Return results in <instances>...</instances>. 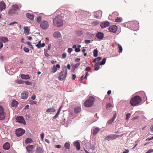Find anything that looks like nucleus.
Here are the masks:
<instances>
[{
	"label": "nucleus",
	"instance_id": "nucleus-1",
	"mask_svg": "<svg viewBox=\"0 0 153 153\" xmlns=\"http://www.w3.org/2000/svg\"><path fill=\"white\" fill-rule=\"evenodd\" d=\"M127 27L134 31H136L139 29V23L137 21L128 22L126 24Z\"/></svg>",
	"mask_w": 153,
	"mask_h": 153
},
{
	"label": "nucleus",
	"instance_id": "nucleus-2",
	"mask_svg": "<svg viewBox=\"0 0 153 153\" xmlns=\"http://www.w3.org/2000/svg\"><path fill=\"white\" fill-rule=\"evenodd\" d=\"M141 102V98L139 96H136L131 99L130 102L132 106H135L138 105Z\"/></svg>",
	"mask_w": 153,
	"mask_h": 153
},
{
	"label": "nucleus",
	"instance_id": "nucleus-3",
	"mask_svg": "<svg viewBox=\"0 0 153 153\" xmlns=\"http://www.w3.org/2000/svg\"><path fill=\"white\" fill-rule=\"evenodd\" d=\"M65 19L55 17L53 19V24L54 26L60 27L63 25V21Z\"/></svg>",
	"mask_w": 153,
	"mask_h": 153
},
{
	"label": "nucleus",
	"instance_id": "nucleus-4",
	"mask_svg": "<svg viewBox=\"0 0 153 153\" xmlns=\"http://www.w3.org/2000/svg\"><path fill=\"white\" fill-rule=\"evenodd\" d=\"M54 15L55 17H58L60 19H65L64 11L62 10L58 9L54 13Z\"/></svg>",
	"mask_w": 153,
	"mask_h": 153
},
{
	"label": "nucleus",
	"instance_id": "nucleus-5",
	"mask_svg": "<svg viewBox=\"0 0 153 153\" xmlns=\"http://www.w3.org/2000/svg\"><path fill=\"white\" fill-rule=\"evenodd\" d=\"M67 70L65 68V67L63 68L62 71L60 73L58 78L59 80H63L66 78L67 74Z\"/></svg>",
	"mask_w": 153,
	"mask_h": 153
},
{
	"label": "nucleus",
	"instance_id": "nucleus-6",
	"mask_svg": "<svg viewBox=\"0 0 153 153\" xmlns=\"http://www.w3.org/2000/svg\"><path fill=\"white\" fill-rule=\"evenodd\" d=\"M95 100V98L93 97H90L89 99L86 100L84 103V105L88 107H90L93 105L94 102Z\"/></svg>",
	"mask_w": 153,
	"mask_h": 153
},
{
	"label": "nucleus",
	"instance_id": "nucleus-7",
	"mask_svg": "<svg viewBox=\"0 0 153 153\" xmlns=\"http://www.w3.org/2000/svg\"><path fill=\"white\" fill-rule=\"evenodd\" d=\"M123 134L120 136L114 134H110V135H108L105 138V140H108V141H109L110 140H113L116 139L117 138L120 137H121Z\"/></svg>",
	"mask_w": 153,
	"mask_h": 153
},
{
	"label": "nucleus",
	"instance_id": "nucleus-8",
	"mask_svg": "<svg viewBox=\"0 0 153 153\" xmlns=\"http://www.w3.org/2000/svg\"><path fill=\"white\" fill-rule=\"evenodd\" d=\"M40 27L42 28L44 30H47L49 27V25L47 21L44 20L41 22Z\"/></svg>",
	"mask_w": 153,
	"mask_h": 153
},
{
	"label": "nucleus",
	"instance_id": "nucleus-9",
	"mask_svg": "<svg viewBox=\"0 0 153 153\" xmlns=\"http://www.w3.org/2000/svg\"><path fill=\"white\" fill-rule=\"evenodd\" d=\"M25 133V130L21 128L16 129V134L17 136L19 137L23 135Z\"/></svg>",
	"mask_w": 153,
	"mask_h": 153
},
{
	"label": "nucleus",
	"instance_id": "nucleus-10",
	"mask_svg": "<svg viewBox=\"0 0 153 153\" xmlns=\"http://www.w3.org/2000/svg\"><path fill=\"white\" fill-rule=\"evenodd\" d=\"M5 114L4 111L3 107L0 106V120H3L5 117Z\"/></svg>",
	"mask_w": 153,
	"mask_h": 153
},
{
	"label": "nucleus",
	"instance_id": "nucleus-11",
	"mask_svg": "<svg viewBox=\"0 0 153 153\" xmlns=\"http://www.w3.org/2000/svg\"><path fill=\"white\" fill-rule=\"evenodd\" d=\"M16 122L23 124H25V121L22 116L17 117L16 118Z\"/></svg>",
	"mask_w": 153,
	"mask_h": 153
},
{
	"label": "nucleus",
	"instance_id": "nucleus-12",
	"mask_svg": "<svg viewBox=\"0 0 153 153\" xmlns=\"http://www.w3.org/2000/svg\"><path fill=\"white\" fill-rule=\"evenodd\" d=\"M34 148L33 145H28L26 147V149L27 152L29 153H32L33 152V150Z\"/></svg>",
	"mask_w": 153,
	"mask_h": 153
},
{
	"label": "nucleus",
	"instance_id": "nucleus-13",
	"mask_svg": "<svg viewBox=\"0 0 153 153\" xmlns=\"http://www.w3.org/2000/svg\"><path fill=\"white\" fill-rule=\"evenodd\" d=\"M28 92L26 91H24L21 93V98L23 99H26L28 97Z\"/></svg>",
	"mask_w": 153,
	"mask_h": 153
},
{
	"label": "nucleus",
	"instance_id": "nucleus-14",
	"mask_svg": "<svg viewBox=\"0 0 153 153\" xmlns=\"http://www.w3.org/2000/svg\"><path fill=\"white\" fill-rule=\"evenodd\" d=\"M108 29L110 31L115 33L117 30V27L116 25H113L110 26Z\"/></svg>",
	"mask_w": 153,
	"mask_h": 153
},
{
	"label": "nucleus",
	"instance_id": "nucleus-15",
	"mask_svg": "<svg viewBox=\"0 0 153 153\" xmlns=\"http://www.w3.org/2000/svg\"><path fill=\"white\" fill-rule=\"evenodd\" d=\"M109 23L107 21L103 22H102L100 24V26L101 28H104L108 26L109 25Z\"/></svg>",
	"mask_w": 153,
	"mask_h": 153
},
{
	"label": "nucleus",
	"instance_id": "nucleus-16",
	"mask_svg": "<svg viewBox=\"0 0 153 153\" xmlns=\"http://www.w3.org/2000/svg\"><path fill=\"white\" fill-rule=\"evenodd\" d=\"M96 36L97 39L101 40L104 37V34L103 33L99 32L97 33Z\"/></svg>",
	"mask_w": 153,
	"mask_h": 153
},
{
	"label": "nucleus",
	"instance_id": "nucleus-17",
	"mask_svg": "<svg viewBox=\"0 0 153 153\" xmlns=\"http://www.w3.org/2000/svg\"><path fill=\"white\" fill-rule=\"evenodd\" d=\"M6 5L5 3L3 1L0 2V10L1 12L3 10L6 8Z\"/></svg>",
	"mask_w": 153,
	"mask_h": 153
},
{
	"label": "nucleus",
	"instance_id": "nucleus-18",
	"mask_svg": "<svg viewBox=\"0 0 153 153\" xmlns=\"http://www.w3.org/2000/svg\"><path fill=\"white\" fill-rule=\"evenodd\" d=\"M117 117V114L115 113H114L113 117L109 120L108 123L109 124H111L114 121L115 119Z\"/></svg>",
	"mask_w": 153,
	"mask_h": 153
},
{
	"label": "nucleus",
	"instance_id": "nucleus-19",
	"mask_svg": "<svg viewBox=\"0 0 153 153\" xmlns=\"http://www.w3.org/2000/svg\"><path fill=\"white\" fill-rule=\"evenodd\" d=\"M53 36L55 38H60L61 37V35L59 32L55 31L53 34Z\"/></svg>",
	"mask_w": 153,
	"mask_h": 153
},
{
	"label": "nucleus",
	"instance_id": "nucleus-20",
	"mask_svg": "<svg viewBox=\"0 0 153 153\" xmlns=\"http://www.w3.org/2000/svg\"><path fill=\"white\" fill-rule=\"evenodd\" d=\"M60 65L59 64H56V66L54 65L52 68V71L51 72L53 73H54L57 70V68H60Z\"/></svg>",
	"mask_w": 153,
	"mask_h": 153
},
{
	"label": "nucleus",
	"instance_id": "nucleus-21",
	"mask_svg": "<svg viewBox=\"0 0 153 153\" xmlns=\"http://www.w3.org/2000/svg\"><path fill=\"white\" fill-rule=\"evenodd\" d=\"M43 152V149L40 147H37L35 150L36 153H42Z\"/></svg>",
	"mask_w": 153,
	"mask_h": 153
},
{
	"label": "nucleus",
	"instance_id": "nucleus-22",
	"mask_svg": "<svg viewBox=\"0 0 153 153\" xmlns=\"http://www.w3.org/2000/svg\"><path fill=\"white\" fill-rule=\"evenodd\" d=\"M10 148V145L8 142L5 143L3 145V148L5 150H8Z\"/></svg>",
	"mask_w": 153,
	"mask_h": 153
},
{
	"label": "nucleus",
	"instance_id": "nucleus-23",
	"mask_svg": "<svg viewBox=\"0 0 153 153\" xmlns=\"http://www.w3.org/2000/svg\"><path fill=\"white\" fill-rule=\"evenodd\" d=\"M21 77L22 79H29L30 78V76L28 74H22L21 75Z\"/></svg>",
	"mask_w": 153,
	"mask_h": 153
},
{
	"label": "nucleus",
	"instance_id": "nucleus-24",
	"mask_svg": "<svg viewBox=\"0 0 153 153\" xmlns=\"http://www.w3.org/2000/svg\"><path fill=\"white\" fill-rule=\"evenodd\" d=\"M74 146L76 147V149L78 150H79L80 149V143L78 141L75 142L74 143Z\"/></svg>",
	"mask_w": 153,
	"mask_h": 153
},
{
	"label": "nucleus",
	"instance_id": "nucleus-25",
	"mask_svg": "<svg viewBox=\"0 0 153 153\" xmlns=\"http://www.w3.org/2000/svg\"><path fill=\"white\" fill-rule=\"evenodd\" d=\"M74 112L76 114H78L81 111V108L80 106L75 107L74 110Z\"/></svg>",
	"mask_w": 153,
	"mask_h": 153
},
{
	"label": "nucleus",
	"instance_id": "nucleus-26",
	"mask_svg": "<svg viewBox=\"0 0 153 153\" xmlns=\"http://www.w3.org/2000/svg\"><path fill=\"white\" fill-rule=\"evenodd\" d=\"M8 13L9 15L11 16L17 13L16 12L12 9H10L8 11Z\"/></svg>",
	"mask_w": 153,
	"mask_h": 153
},
{
	"label": "nucleus",
	"instance_id": "nucleus-27",
	"mask_svg": "<svg viewBox=\"0 0 153 153\" xmlns=\"http://www.w3.org/2000/svg\"><path fill=\"white\" fill-rule=\"evenodd\" d=\"M100 128L97 127L94 129L92 132V134L93 135H95L99 132Z\"/></svg>",
	"mask_w": 153,
	"mask_h": 153
},
{
	"label": "nucleus",
	"instance_id": "nucleus-28",
	"mask_svg": "<svg viewBox=\"0 0 153 153\" xmlns=\"http://www.w3.org/2000/svg\"><path fill=\"white\" fill-rule=\"evenodd\" d=\"M26 16H27V17L29 18V19H30L31 20H33L34 19V16H33V15L30 13H26Z\"/></svg>",
	"mask_w": 153,
	"mask_h": 153
},
{
	"label": "nucleus",
	"instance_id": "nucleus-29",
	"mask_svg": "<svg viewBox=\"0 0 153 153\" xmlns=\"http://www.w3.org/2000/svg\"><path fill=\"white\" fill-rule=\"evenodd\" d=\"M18 102L15 100H13L11 103V105L13 107H16L17 106Z\"/></svg>",
	"mask_w": 153,
	"mask_h": 153
},
{
	"label": "nucleus",
	"instance_id": "nucleus-30",
	"mask_svg": "<svg viewBox=\"0 0 153 153\" xmlns=\"http://www.w3.org/2000/svg\"><path fill=\"white\" fill-rule=\"evenodd\" d=\"M102 12L101 11H98L96 13L94 14V16L95 18L97 19H100L101 18V16H99L98 15V14H100V15L101 14Z\"/></svg>",
	"mask_w": 153,
	"mask_h": 153
},
{
	"label": "nucleus",
	"instance_id": "nucleus-31",
	"mask_svg": "<svg viewBox=\"0 0 153 153\" xmlns=\"http://www.w3.org/2000/svg\"><path fill=\"white\" fill-rule=\"evenodd\" d=\"M12 9L16 12L19 9L18 5L17 4L13 5L12 6Z\"/></svg>",
	"mask_w": 153,
	"mask_h": 153
},
{
	"label": "nucleus",
	"instance_id": "nucleus-32",
	"mask_svg": "<svg viewBox=\"0 0 153 153\" xmlns=\"http://www.w3.org/2000/svg\"><path fill=\"white\" fill-rule=\"evenodd\" d=\"M0 41H1L4 43H5L8 42V40L7 38L6 37H1V38Z\"/></svg>",
	"mask_w": 153,
	"mask_h": 153
},
{
	"label": "nucleus",
	"instance_id": "nucleus-33",
	"mask_svg": "<svg viewBox=\"0 0 153 153\" xmlns=\"http://www.w3.org/2000/svg\"><path fill=\"white\" fill-rule=\"evenodd\" d=\"M24 33L26 35H28L29 32V30L28 29V27L26 26L24 28Z\"/></svg>",
	"mask_w": 153,
	"mask_h": 153
},
{
	"label": "nucleus",
	"instance_id": "nucleus-34",
	"mask_svg": "<svg viewBox=\"0 0 153 153\" xmlns=\"http://www.w3.org/2000/svg\"><path fill=\"white\" fill-rule=\"evenodd\" d=\"M56 111L55 109L53 108H49L48 109H47L46 111V112H55Z\"/></svg>",
	"mask_w": 153,
	"mask_h": 153
},
{
	"label": "nucleus",
	"instance_id": "nucleus-35",
	"mask_svg": "<svg viewBox=\"0 0 153 153\" xmlns=\"http://www.w3.org/2000/svg\"><path fill=\"white\" fill-rule=\"evenodd\" d=\"M99 62H97L96 63V64H95L94 68V69L96 71H97L99 70L100 66H99Z\"/></svg>",
	"mask_w": 153,
	"mask_h": 153
},
{
	"label": "nucleus",
	"instance_id": "nucleus-36",
	"mask_svg": "<svg viewBox=\"0 0 153 153\" xmlns=\"http://www.w3.org/2000/svg\"><path fill=\"white\" fill-rule=\"evenodd\" d=\"M32 141V140L31 138H28L25 140V143L26 144H28L31 143Z\"/></svg>",
	"mask_w": 153,
	"mask_h": 153
},
{
	"label": "nucleus",
	"instance_id": "nucleus-37",
	"mask_svg": "<svg viewBox=\"0 0 153 153\" xmlns=\"http://www.w3.org/2000/svg\"><path fill=\"white\" fill-rule=\"evenodd\" d=\"M80 65V63H78L77 64H76L75 65H72V68L74 70L76 68H78L79 66Z\"/></svg>",
	"mask_w": 153,
	"mask_h": 153
},
{
	"label": "nucleus",
	"instance_id": "nucleus-38",
	"mask_svg": "<svg viewBox=\"0 0 153 153\" xmlns=\"http://www.w3.org/2000/svg\"><path fill=\"white\" fill-rule=\"evenodd\" d=\"M64 146L66 149H69L70 147V145L69 143L66 142Z\"/></svg>",
	"mask_w": 153,
	"mask_h": 153
},
{
	"label": "nucleus",
	"instance_id": "nucleus-39",
	"mask_svg": "<svg viewBox=\"0 0 153 153\" xmlns=\"http://www.w3.org/2000/svg\"><path fill=\"white\" fill-rule=\"evenodd\" d=\"M106 59L105 58H103L101 62H100V65H104L106 62Z\"/></svg>",
	"mask_w": 153,
	"mask_h": 153
},
{
	"label": "nucleus",
	"instance_id": "nucleus-40",
	"mask_svg": "<svg viewBox=\"0 0 153 153\" xmlns=\"http://www.w3.org/2000/svg\"><path fill=\"white\" fill-rule=\"evenodd\" d=\"M90 149L92 150L95 149L96 147L95 145L91 144L90 145Z\"/></svg>",
	"mask_w": 153,
	"mask_h": 153
},
{
	"label": "nucleus",
	"instance_id": "nucleus-41",
	"mask_svg": "<svg viewBox=\"0 0 153 153\" xmlns=\"http://www.w3.org/2000/svg\"><path fill=\"white\" fill-rule=\"evenodd\" d=\"M98 51L97 49H95L94 51V57H96L98 55Z\"/></svg>",
	"mask_w": 153,
	"mask_h": 153
},
{
	"label": "nucleus",
	"instance_id": "nucleus-42",
	"mask_svg": "<svg viewBox=\"0 0 153 153\" xmlns=\"http://www.w3.org/2000/svg\"><path fill=\"white\" fill-rule=\"evenodd\" d=\"M118 48L119 49V51H118L119 53H121L123 51V48H122V47L121 45H120L119 44H118Z\"/></svg>",
	"mask_w": 153,
	"mask_h": 153
},
{
	"label": "nucleus",
	"instance_id": "nucleus-43",
	"mask_svg": "<svg viewBox=\"0 0 153 153\" xmlns=\"http://www.w3.org/2000/svg\"><path fill=\"white\" fill-rule=\"evenodd\" d=\"M83 33L82 31L80 30H77L76 32V34L79 36L81 35Z\"/></svg>",
	"mask_w": 153,
	"mask_h": 153
},
{
	"label": "nucleus",
	"instance_id": "nucleus-44",
	"mask_svg": "<svg viewBox=\"0 0 153 153\" xmlns=\"http://www.w3.org/2000/svg\"><path fill=\"white\" fill-rule=\"evenodd\" d=\"M122 19L118 17L115 20V22H120L121 21Z\"/></svg>",
	"mask_w": 153,
	"mask_h": 153
},
{
	"label": "nucleus",
	"instance_id": "nucleus-45",
	"mask_svg": "<svg viewBox=\"0 0 153 153\" xmlns=\"http://www.w3.org/2000/svg\"><path fill=\"white\" fill-rule=\"evenodd\" d=\"M42 20V17L40 16H39L37 17V21L38 23L40 22Z\"/></svg>",
	"mask_w": 153,
	"mask_h": 153
},
{
	"label": "nucleus",
	"instance_id": "nucleus-46",
	"mask_svg": "<svg viewBox=\"0 0 153 153\" xmlns=\"http://www.w3.org/2000/svg\"><path fill=\"white\" fill-rule=\"evenodd\" d=\"M59 110L57 111V113L53 117V119H56L58 116V115L59 114Z\"/></svg>",
	"mask_w": 153,
	"mask_h": 153
},
{
	"label": "nucleus",
	"instance_id": "nucleus-47",
	"mask_svg": "<svg viewBox=\"0 0 153 153\" xmlns=\"http://www.w3.org/2000/svg\"><path fill=\"white\" fill-rule=\"evenodd\" d=\"M48 50L47 49L45 50V56L47 57H48L49 56V55L48 53Z\"/></svg>",
	"mask_w": 153,
	"mask_h": 153
},
{
	"label": "nucleus",
	"instance_id": "nucleus-48",
	"mask_svg": "<svg viewBox=\"0 0 153 153\" xmlns=\"http://www.w3.org/2000/svg\"><path fill=\"white\" fill-rule=\"evenodd\" d=\"M24 51L27 53L29 51V49L25 47H24L23 48Z\"/></svg>",
	"mask_w": 153,
	"mask_h": 153
},
{
	"label": "nucleus",
	"instance_id": "nucleus-49",
	"mask_svg": "<svg viewBox=\"0 0 153 153\" xmlns=\"http://www.w3.org/2000/svg\"><path fill=\"white\" fill-rule=\"evenodd\" d=\"M24 83L27 85H32L31 82L28 81H24Z\"/></svg>",
	"mask_w": 153,
	"mask_h": 153
},
{
	"label": "nucleus",
	"instance_id": "nucleus-50",
	"mask_svg": "<svg viewBox=\"0 0 153 153\" xmlns=\"http://www.w3.org/2000/svg\"><path fill=\"white\" fill-rule=\"evenodd\" d=\"M131 114H130V113H127V114H126V119L127 120H128L129 119V118L130 117V115H131Z\"/></svg>",
	"mask_w": 153,
	"mask_h": 153
},
{
	"label": "nucleus",
	"instance_id": "nucleus-51",
	"mask_svg": "<svg viewBox=\"0 0 153 153\" xmlns=\"http://www.w3.org/2000/svg\"><path fill=\"white\" fill-rule=\"evenodd\" d=\"M66 53H64L62 54V58L63 59H65L66 58Z\"/></svg>",
	"mask_w": 153,
	"mask_h": 153
},
{
	"label": "nucleus",
	"instance_id": "nucleus-52",
	"mask_svg": "<svg viewBox=\"0 0 153 153\" xmlns=\"http://www.w3.org/2000/svg\"><path fill=\"white\" fill-rule=\"evenodd\" d=\"M153 152V149H150L148 150L146 153H150Z\"/></svg>",
	"mask_w": 153,
	"mask_h": 153
},
{
	"label": "nucleus",
	"instance_id": "nucleus-53",
	"mask_svg": "<svg viewBox=\"0 0 153 153\" xmlns=\"http://www.w3.org/2000/svg\"><path fill=\"white\" fill-rule=\"evenodd\" d=\"M80 51V49L79 48H76L75 49V51L77 52H79Z\"/></svg>",
	"mask_w": 153,
	"mask_h": 153
},
{
	"label": "nucleus",
	"instance_id": "nucleus-54",
	"mask_svg": "<svg viewBox=\"0 0 153 153\" xmlns=\"http://www.w3.org/2000/svg\"><path fill=\"white\" fill-rule=\"evenodd\" d=\"M73 51V49L71 48H69L68 49V52L69 53H71Z\"/></svg>",
	"mask_w": 153,
	"mask_h": 153
},
{
	"label": "nucleus",
	"instance_id": "nucleus-55",
	"mask_svg": "<svg viewBox=\"0 0 153 153\" xmlns=\"http://www.w3.org/2000/svg\"><path fill=\"white\" fill-rule=\"evenodd\" d=\"M29 106L28 105H27L25 106L24 108V109L26 110L28 109L29 108Z\"/></svg>",
	"mask_w": 153,
	"mask_h": 153
},
{
	"label": "nucleus",
	"instance_id": "nucleus-56",
	"mask_svg": "<svg viewBox=\"0 0 153 153\" xmlns=\"http://www.w3.org/2000/svg\"><path fill=\"white\" fill-rule=\"evenodd\" d=\"M102 59V57H98L96 58V59L97 61H99L101 60Z\"/></svg>",
	"mask_w": 153,
	"mask_h": 153
},
{
	"label": "nucleus",
	"instance_id": "nucleus-57",
	"mask_svg": "<svg viewBox=\"0 0 153 153\" xmlns=\"http://www.w3.org/2000/svg\"><path fill=\"white\" fill-rule=\"evenodd\" d=\"M91 69V68L90 67H87L85 69V70L86 71H88L90 70Z\"/></svg>",
	"mask_w": 153,
	"mask_h": 153
},
{
	"label": "nucleus",
	"instance_id": "nucleus-58",
	"mask_svg": "<svg viewBox=\"0 0 153 153\" xmlns=\"http://www.w3.org/2000/svg\"><path fill=\"white\" fill-rule=\"evenodd\" d=\"M90 41L89 40H85V43L86 44H88L90 43Z\"/></svg>",
	"mask_w": 153,
	"mask_h": 153
},
{
	"label": "nucleus",
	"instance_id": "nucleus-59",
	"mask_svg": "<svg viewBox=\"0 0 153 153\" xmlns=\"http://www.w3.org/2000/svg\"><path fill=\"white\" fill-rule=\"evenodd\" d=\"M76 75L75 74H73L72 75V79L73 80H74V79L76 78Z\"/></svg>",
	"mask_w": 153,
	"mask_h": 153
},
{
	"label": "nucleus",
	"instance_id": "nucleus-60",
	"mask_svg": "<svg viewBox=\"0 0 153 153\" xmlns=\"http://www.w3.org/2000/svg\"><path fill=\"white\" fill-rule=\"evenodd\" d=\"M25 43L28 45L29 46L31 45V43L29 42H26Z\"/></svg>",
	"mask_w": 153,
	"mask_h": 153
},
{
	"label": "nucleus",
	"instance_id": "nucleus-61",
	"mask_svg": "<svg viewBox=\"0 0 153 153\" xmlns=\"http://www.w3.org/2000/svg\"><path fill=\"white\" fill-rule=\"evenodd\" d=\"M44 134L43 133H42L40 134L41 138L42 139H43L44 138Z\"/></svg>",
	"mask_w": 153,
	"mask_h": 153
},
{
	"label": "nucleus",
	"instance_id": "nucleus-62",
	"mask_svg": "<svg viewBox=\"0 0 153 153\" xmlns=\"http://www.w3.org/2000/svg\"><path fill=\"white\" fill-rule=\"evenodd\" d=\"M36 98V96L34 95H33L31 97V99L33 100H34Z\"/></svg>",
	"mask_w": 153,
	"mask_h": 153
},
{
	"label": "nucleus",
	"instance_id": "nucleus-63",
	"mask_svg": "<svg viewBox=\"0 0 153 153\" xmlns=\"http://www.w3.org/2000/svg\"><path fill=\"white\" fill-rule=\"evenodd\" d=\"M153 140V136L150 138H147V139H146V140Z\"/></svg>",
	"mask_w": 153,
	"mask_h": 153
},
{
	"label": "nucleus",
	"instance_id": "nucleus-64",
	"mask_svg": "<svg viewBox=\"0 0 153 153\" xmlns=\"http://www.w3.org/2000/svg\"><path fill=\"white\" fill-rule=\"evenodd\" d=\"M150 129L151 131H153V125L150 127Z\"/></svg>",
	"mask_w": 153,
	"mask_h": 153
}]
</instances>
